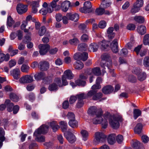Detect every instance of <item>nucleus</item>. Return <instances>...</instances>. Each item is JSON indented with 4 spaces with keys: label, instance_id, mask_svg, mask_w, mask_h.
<instances>
[{
    "label": "nucleus",
    "instance_id": "nucleus-62",
    "mask_svg": "<svg viewBox=\"0 0 149 149\" xmlns=\"http://www.w3.org/2000/svg\"><path fill=\"white\" fill-rule=\"evenodd\" d=\"M77 96H71L70 98L69 102L70 104H72L74 103L77 99Z\"/></svg>",
    "mask_w": 149,
    "mask_h": 149
},
{
    "label": "nucleus",
    "instance_id": "nucleus-17",
    "mask_svg": "<svg viewBox=\"0 0 149 149\" xmlns=\"http://www.w3.org/2000/svg\"><path fill=\"white\" fill-rule=\"evenodd\" d=\"M70 7H71V3L68 1H65L62 2L61 4V8L64 12L67 11Z\"/></svg>",
    "mask_w": 149,
    "mask_h": 149
},
{
    "label": "nucleus",
    "instance_id": "nucleus-22",
    "mask_svg": "<svg viewBox=\"0 0 149 149\" xmlns=\"http://www.w3.org/2000/svg\"><path fill=\"white\" fill-rule=\"evenodd\" d=\"M114 90L113 87L111 85H106L103 87L102 91L103 93H110Z\"/></svg>",
    "mask_w": 149,
    "mask_h": 149
},
{
    "label": "nucleus",
    "instance_id": "nucleus-6",
    "mask_svg": "<svg viewBox=\"0 0 149 149\" xmlns=\"http://www.w3.org/2000/svg\"><path fill=\"white\" fill-rule=\"evenodd\" d=\"M54 82L58 87H62L67 85L68 82L67 79L62 77L61 79L59 77L55 78L54 80Z\"/></svg>",
    "mask_w": 149,
    "mask_h": 149
},
{
    "label": "nucleus",
    "instance_id": "nucleus-36",
    "mask_svg": "<svg viewBox=\"0 0 149 149\" xmlns=\"http://www.w3.org/2000/svg\"><path fill=\"white\" fill-rule=\"evenodd\" d=\"M9 55L8 54L5 55L3 53H0V63L3 62L4 61H8L9 60Z\"/></svg>",
    "mask_w": 149,
    "mask_h": 149
},
{
    "label": "nucleus",
    "instance_id": "nucleus-43",
    "mask_svg": "<svg viewBox=\"0 0 149 149\" xmlns=\"http://www.w3.org/2000/svg\"><path fill=\"white\" fill-rule=\"evenodd\" d=\"M78 49L79 51H86L87 50L88 47L85 43H81L78 45Z\"/></svg>",
    "mask_w": 149,
    "mask_h": 149
},
{
    "label": "nucleus",
    "instance_id": "nucleus-53",
    "mask_svg": "<svg viewBox=\"0 0 149 149\" xmlns=\"http://www.w3.org/2000/svg\"><path fill=\"white\" fill-rule=\"evenodd\" d=\"M46 29V28L44 26H42L40 29L38 33L40 36H43L45 33Z\"/></svg>",
    "mask_w": 149,
    "mask_h": 149
},
{
    "label": "nucleus",
    "instance_id": "nucleus-15",
    "mask_svg": "<svg viewBox=\"0 0 149 149\" xmlns=\"http://www.w3.org/2000/svg\"><path fill=\"white\" fill-rule=\"evenodd\" d=\"M17 10L18 13L22 14L26 12L28 10V6L20 4H18L17 7Z\"/></svg>",
    "mask_w": 149,
    "mask_h": 149
},
{
    "label": "nucleus",
    "instance_id": "nucleus-26",
    "mask_svg": "<svg viewBox=\"0 0 149 149\" xmlns=\"http://www.w3.org/2000/svg\"><path fill=\"white\" fill-rule=\"evenodd\" d=\"M31 5L32 6V11L34 13H36L38 11L37 8L39 6L38 1H33L31 2Z\"/></svg>",
    "mask_w": 149,
    "mask_h": 149
},
{
    "label": "nucleus",
    "instance_id": "nucleus-5",
    "mask_svg": "<svg viewBox=\"0 0 149 149\" xmlns=\"http://www.w3.org/2000/svg\"><path fill=\"white\" fill-rule=\"evenodd\" d=\"M87 78V77L85 76L84 74H81L80 75L79 79L75 81V84L74 82H70V85L73 88L76 86V84L79 86H84L86 85V82L84 80V79Z\"/></svg>",
    "mask_w": 149,
    "mask_h": 149
},
{
    "label": "nucleus",
    "instance_id": "nucleus-29",
    "mask_svg": "<svg viewBox=\"0 0 149 149\" xmlns=\"http://www.w3.org/2000/svg\"><path fill=\"white\" fill-rule=\"evenodd\" d=\"M5 104L7 107V109L9 112H11L13 111V107L14 104L12 102H10L9 100H6L5 102Z\"/></svg>",
    "mask_w": 149,
    "mask_h": 149
},
{
    "label": "nucleus",
    "instance_id": "nucleus-37",
    "mask_svg": "<svg viewBox=\"0 0 149 149\" xmlns=\"http://www.w3.org/2000/svg\"><path fill=\"white\" fill-rule=\"evenodd\" d=\"M99 46L96 43H93L91 44L88 48V50L90 52H95L96 51Z\"/></svg>",
    "mask_w": 149,
    "mask_h": 149
},
{
    "label": "nucleus",
    "instance_id": "nucleus-63",
    "mask_svg": "<svg viewBox=\"0 0 149 149\" xmlns=\"http://www.w3.org/2000/svg\"><path fill=\"white\" fill-rule=\"evenodd\" d=\"M127 29L130 30H133L135 29V26L134 24H130L127 26Z\"/></svg>",
    "mask_w": 149,
    "mask_h": 149
},
{
    "label": "nucleus",
    "instance_id": "nucleus-59",
    "mask_svg": "<svg viewBox=\"0 0 149 149\" xmlns=\"http://www.w3.org/2000/svg\"><path fill=\"white\" fill-rule=\"evenodd\" d=\"M107 25V23L104 21H101L98 25L99 27L101 29L104 28Z\"/></svg>",
    "mask_w": 149,
    "mask_h": 149
},
{
    "label": "nucleus",
    "instance_id": "nucleus-64",
    "mask_svg": "<svg viewBox=\"0 0 149 149\" xmlns=\"http://www.w3.org/2000/svg\"><path fill=\"white\" fill-rule=\"evenodd\" d=\"M141 139L143 143H146L148 141L149 139L147 136L143 135L142 136Z\"/></svg>",
    "mask_w": 149,
    "mask_h": 149
},
{
    "label": "nucleus",
    "instance_id": "nucleus-48",
    "mask_svg": "<svg viewBox=\"0 0 149 149\" xmlns=\"http://www.w3.org/2000/svg\"><path fill=\"white\" fill-rule=\"evenodd\" d=\"M58 86L54 82L53 83L49 85L48 87L49 90L51 91H56L58 89Z\"/></svg>",
    "mask_w": 149,
    "mask_h": 149
},
{
    "label": "nucleus",
    "instance_id": "nucleus-20",
    "mask_svg": "<svg viewBox=\"0 0 149 149\" xmlns=\"http://www.w3.org/2000/svg\"><path fill=\"white\" fill-rule=\"evenodd\" d=\"M103 38H101L102 40L98 43V46L102 50H104L107 48L109 47V42L106 41L104 40H102Z\"/></svg>",
    "mask_w": 149,
    "mask_h": 149
},
{
    "label": "nucleus",
    "instance_id": "nucleus-54",
    "mask_svg": "<svg viewBox=\"0 0 149 149\" xmlns=\"http://www.w3.org/2000/svg\"><path fill=\"white\" fill-rule=\"evenodd\" d=\"M81 95V94H80L79 95H77V97L79 100L78 102L76 104V106L77 108H80L84 104V102H83L81 100L83 99H79V95Z\"/></svg>",
    "mask_w": 149,
    "mask_h": 149
},
{
    "label": "nucleus",
    "instance_id": "nucleus-10",
    "mask_svg": "<svg viewBox=\"0 0 149 149\" xmlns=\"http://www.w3.org/2000/svg\"><path fill=\"white\" fill-rule=\"evenodd\" d=\"M88 56V54L86 52H84L82 54L78 53L75 54L73 58L75 60H80L85 61L87 59Z\"/></svg>",
    "mask_w": 149,
    "mask_h": 149
},
{
    "label": "nucleus",
    "instance_id": "nucleus-21",
    "mask_svg": "<svg viewBox=\"0 0 149 149\" xmlns=\"http://www.w3.org/2000/svg\"><path fill=\"white\" fill-rule=\"evenodd\" d=\"M118 40L115 39L111 44V47L112 51L116 53L118 52Z\"/></svg>",
    "mask_w": 149,
    "mask_h": 149
},
{
    "label": "nucleus",
    "instance_id": "nucleus-28",
    "mask_svg": "<svg viewBox=\"0 0 149 149\" xmlns=\"http://www.w3.org/2000/svg\"><path fill=\"white\" fill-rule=\"evenodd\" d=\"M115 137L116 135L114 134L109 135L107 138L108 143L110 145L113 144L115 142Z\"/></svg>",
    "mask_w": 149,
    "mask_h": 149
},
{
    "label": "nucleus",
    "instance_id": "nucleus-35",
    "mask_svg": "<svg viewBox=\"0 0 149 149\" xmlns=\"http://www.w3.org/2000/svg\"><path fill=\"white\" fill-rule=\"evenodd\" d=\"M132 145L134 149H144L142 144L138 141L134 142Z\"/></svg>",
    "mask_w": 149,
    "mask_h": 149
},
{
    "label": "nucleus",
    "instance_id": "nucleus-24",
    "mask_svg": "<svg viewBox=\"0 0 149 149\" xmlns=\"http://www.w3.org/2000/svg\"><path fill=\"white\" fill-rule=\"evenodd\" d=\"M20 72L19 69L16 68L10 72L11 75L16 79H18L20 77Z\"/></svg>",
    "mask_w": 149,
    "mask_h": 149
},
{
    "label": "nucleus",
    "instance_id": "nucleus-52",
    "mask_svg": "<svg viewBox=\"0 0 149 149\" xmlns=\"http://www.w3.org/2000/svg\"><path fill=\"white\" fill-rule=\"evenodd\" d=\"M10 99L14 102H17L19 100V98L16 94H10Z\"/></svg>",
    "mask_w": 149,
    "mask_h": 149
},
{
    "label": "nucleus",
    "instance_id": "nucleus-13",
    "mask_svg": "<svg viewBox=\"0 0 149 149\" xmlns=\"http://www.w3.org/2000/svg\"><path fill=\"white\" fill-rule=\"evenodd\" d=\"M65 136L67 140L70 143H73L76 140V138L75 136L70 132H68L65 133Z\"/></svg>",
    "mask_w": 149,
    "mask_h": 149
},
{
    "label": "nucleus",
    "instance_id": "nucleus-7",
    "mask_svg": "<svg viewBox=\"0 0 149 149\" xmlns=\"http://www.w3.org/2000/svg\"><path fill=\"white\" fill-rule=\"evenodd\" d=\"M92 6L91 2L90 1H86L84 3L83 7L81 8L79 10L82 13H88L92 11L91 9Z\"/></svg>",
    "mask_w": 149,
    "mask_h": 149
},
{
    "label": "nucleus",
    "instance_id": "nucleus-25",
    "mask_svg": "<svg viewBox=\"0 0 149 149\" xmlns=\"http://www.w3.org/2000/svg\"><path fill=\"white\" fill-rule=\"evenodd\" d=\"M95 14L97 15H101L103 14L107 15H109L110 13L108 11H105L104 8H97L95 11Z\"/></svg>",
    "mask_w": 149,
    "mask_h": 149
},
{
    "label": "nucleus",
    "instance_id": "nucleus-3",
    "mask_svg": "<svg viewBox=\"0 0 149 149\" xmlns=\"http://www.w3.org/2000/svg\"><path fill=\"white\" fill-rule=\"evenodd\" d=\"M101 58L102 61L101 63V66L103 68H104L105 66L106 65L104 63L102 64L103 63V61H105L107 64V66L108 67V69L109 70V72L111 73H113L114 72L113 69L111 68L112 65V62L111 60H110V56L108 54L105 53L102 54L101 56Z\"/></svg>",
    "mask_w": 149,
    "mask_h": 149
},
{
    "label": "nucleus",
    "instance_id": "nucleus-27",
    "mask_svg": "<svg viewBox=\"0 0 149 149\" xmlns=\"http://www.w3.org/2000/svg\"><path fill=\"white\" fill-rule=\"evenodd\" d=\"M48 125L52 128L54 132H56L60 127L57 122L54 121L50 122Z\"/></svg>",
    "mask_w": 149,
    "mask_h": 149
},
{
    "label": "nucleus",
    "instance_id": "nucleus-1",
    "mask_svg": "<svg viewBox=\"0 0 149 149\" xmlns=\"http://www.w3.org/2000/svg\"><path fill=\"white\" fill-rule=\"evenodd\" d=\"M88 112L90 114L96 116V117L92 120L93 124H101L102 127L104 129L107 127V122L106 120H103L102 116V112L101 109H97L96 107L92 106L89 108Z\"/></svg>",
    "mask_w": 149,
    "mask_h": 149
},
{
    "label": "nucleus",
    "instance_id": "nucleus-41",
    "mask_svg": "<svg viewBox=\"0 0 149 149\" xmlns=\"http://www.w3.org/2000/svg\"><path fill=\"white\" fill-rule=\"evenodd\" d=\"M142 125L140 123H138L134 128V132L136 133L139 134L142 131Z\"/></svg>",
    "mask_w": 149,
    "mask_h": 149
},
{
    "label": "nucleus",
    "instance_id": "nucleus-45",
    "mask_svg": "<svg viewBox=\"0 0 149 149\" xmlns=\"http://www.w3.org/2000/svg\"><path fill=\"white\" fill-rule=\"evenodd\" d=\"M68 124L69 125L73 128H75L78 126V123L75 119L69 120Z\"/></svg>",
    "mask_w": 149,
    "mask_h": 149
},
{
    "label": "nucleus",
    "instance_id": "nucleus-38",
    "mask_svg": "<svg viewBox=\"0 0 149 149\" xmlns=\"http://www.w3.org/2000/svg\"><path fill=\"white\" fill-rule=\"evenodd\" d=\"M101 87L100 85L96 84L93 85L91 87V90L88 93H96L97 90L100 89Z\"/></svg>",
    "mask_w": 149,
    "mask_h": 149
},
{
    "label": "nucleus",
    "instance_id": "nucleus-30",
    "mask_svg": "<svg viewBox=\"0 0 149 149\" xmlns=\"http://www.w3.org/2000/svg\"><path fill=\"white\" fill-rule=\"evenodd\" d=\"M113 27H109L107 30V36L109 39H112L115 36V33L113 32Z\"/></svg>",
    "mask_w": 149,
    "mask_h": 149
},
{
    "label": "nucleus",
    "instance_id": "nucleus-32",
    "mask_svg": "<svg viewBox=\"0 0 149 149\" xmlns=\"http://www.w3.org/2000/svg\"><path fill=\"white\" fill-rule=\"evenodd\" d=\"M35 79L37 81L44 79L45 77V74L43 72H41L36 74L34 76Z\"/></svg>",
    "mask_w": 149,
    "mask_h": 149
},
{
    "label": "nucleus",
    "instance_id": "nucleus-34",
    "mask_svg": "<svg viewBox=\"0 0 149 149\" xmlns=\"http://www.w3.org/2000/svg\"><path fill=\"white\" fill-rule=\"evenodd\" d=\"M40 134L37 133L36 135H34L33 134V135L36 136V137L35 138V139L36 141L39 142H44L45 141V137L43 135H42L39 136H38V135Z\"/></svg>",
    "mask_w": 149,
    "mask_h": 149
},
{
    "label": "nucleus",
    "instance_id": "nucleus-8",
    "mask_svg": "<svg viewBox=\"0 0 149 149\" xmlns=\"http://www.w3.org/2000/svg\"><path fill=\"white\" fill-rule=\"evenodd\" d=\"M139 68H135L132 71V72L137 75L138 79L140 81L145 80L146 77V74L144 72H142Z\"/></svg>",
    "mask_w": 149,
    "mask_h": 149
},
{
    "label": "nucleus",
    "instance_id": "nucleus-46",
    "mask_svg": "<svg viewBox=\"0 0 149 149\" xmlns=\"http://www.w3.org/2000/svg\"><path fill=\"white\" fill-rule=\"evenodd\" d=\"M134 19L137 22L139 23H143L144 22V17L141 16H136L134 17Z\"/></svg>",
    "mask_w": 149,
    "mask_h": 149
},
{
    "label": "nucleus",
    "instance_id": "nucleus-39",
    "mask_svg": "<svg viewBox=\"0 0 149 149\" xmlns=\"http://www.w3.org/2000/svg\"><path fill=\"white\" fill-rule=\"evenodd\" d=\"M146 28L144 26L141 25L139 26L137 28L138 32L141 35H143L146 32Z\"/></svg>",
    "mask_w": 149,
    "mask_h": 149
},
{
    "label": "nucleus",
    "instance_id": "nucleus-9",
    "mask_svg": "<svg viewBox=\"0 0 149 149\" xmlns=\"http://www.w3.org/2000/svg\"><path fill=\"white\" fill-rule=\"evenodd\" d=\"M34 81L33 76L30 75H26L21 77L19 79L21 84H25L31 83Z\"/></svg>",
    "mask_w": 149,
    "mask_h": 149
},
{
    "label": "nucleus",
    "instance_id": "nucleus-4",
    "mask_svg": "<svg viewBox=\"0 0 149 149\" xmlns=\"http://www.w3.org/2000/svg\"><path fill=\"white\" fill-rule=\"evenodd\" d=\"M102 94H81L79 96V99H93L97 100L100 99L102 97Z\"/></svg>",
    "mask_w": 149,
    "mask_h": 149
},
{
    "label": "nucleus",
    "instance_id": "nucleus-31",
    "mask_svg": "<svg viewBox=\"0 0 149 149\" xmlns=\"http://www.w3.org/2000/svg\"><path fill=\"white\" fill-rule=\"evenodd\" d=\"M53 11L52 8H50V6L48 7L47 8H42L39 11V13L42 15H45L48 13H51Z\"/></svg>",
    "mask_w": 149,
    "mask_h": 149
},
{
    "label": "nucleus",
    "instance_id": "nucleus-55",
    "mask_svg": "<svg viewBox=\"0 0 149 149\" xmlns=\"http://www.w3.org/2000/svg\"><path fill=\"white\" fill-rule=\"evenodd\" d=\"M27 24V21H24L23 22L21 26V29L22 30H24V31L25 33L29 32L28 29H25Z\"/></svg>",
    "mask_w": 149,
    "mask_h": 149
},
{
    "label": "nucleus",
    "instance_id": "nucleus-47",
    "mask_svg": "<svg viewBox=\"0 0 149 149\" xmlns=\"http://www.w3.org/2000/svg\"><path fill=\"white\" fill-rule=\"evenodd\" d=\"M29 68L30 67L28 65L24 64L21 66V70L22 72L27 73L29 72Z\"/></svg>",
    "mask_w": 149,
    "mask_h": 149
},
{
    "label": "nucleus",
    "instance_id": "nucleus-23",
    "mask_svg": "<svg viewBox=\"0 0 149 149\" xmlns=\"http://www.w3.org/2000/svg\"><path fill=\"white\" fill-rule=\"evenodd\" d=\"M66 16L69 19L74 21H77L79 18V15L77 13L72 14L71 13H68Z\"/></svg>",
    "mask_w": 149,
    "mask_h": 149
},
{
    "label": "nucleus",
    "instance_id": "nucleus-56",
    "mask_svg": "<svg viewBox=\"0 0 149 149\" xmlns=\"http://www.w3.org/2000/svg\"><path fill=\"white\" fill-rule=\"evenodd\" d=\"M143 43L145 45H148L149 43V34H146L144 36Z\"/></svg>",
    "mask_w": 149,
    "mask_h": 149
},
{
    "label": "nucleus",
    "instance_id": "nucleus-57",
    "mask_svg": "<svg viewBox=\"0 0 149 149\" xmlns=\"http://www.w3.org/2000/svg\"><path fill=\"white\" fill-rule=\"evenodd\" d=\"M79 41L77 38L70 39L69 41V42L71 45H77L79 43Z\"/></svg>",
    "mask_w": 149,
    "mask_h": 149
},
{
    "label": "nucleus",
    "instance_id": "nucleus-19",
    "mask_svg": "<svg viewBox=\"0 0 149 149\" xmlns=\"http://www.w3.org/2000/svg\"><path fill=\"white\" fill-rule=\"evenodd\" d=\"M38 66L41 70L45 71L49 68V64L46 61H42L39 63Z\"/></svg>",
    "mask_w": 149,
    "mask_h": 149
},
{
    "label": "nucleus",
    "instance_id": "nucleus-2",
    "mask_svg": "<svg viewBox=\"0 0 149 149\" xmlns=\"http://www.w3.org/2000/svg\"><path fill=\"white\" fill-rule=\"evenodd\" d=\"M103 117V120H106L107 122V120L109 119V124L114 129L119 128L120 126L119 122H121L123 120L122 117L120 115H118L112 116L108 112L105 113Z\"/></svg>",
    "mask_w": 149,
    "mask_h": 149
},
{
    "label": "nucleus",
    "instance_id": "nucleus-14",
    "mask_svg": "<svg viewBox=\"0 0 149 149\" xmlns=\"http://www.w3.org/2000/svg\"><path fill=\"white\" fill-rule=\"evenodd\" d=\"M39 53L41 55L45 54L50 48V46L48 44H41L39 45Z\"/></svg>",
    "mask_w": 149,
    "mask_h": 149
},
{
    "label": "nucleus",
    "instance_id": "nucleus-42",
    "mask_svg": "<svg viewBox=\"0 0 149 149\" xmlns=\"http://www.w3.org/2000/svg\"><path fill=\"white\" fill-rule=\"evenodd\" d=\"M59 125L63 132H66L68 127L66 122L62 121L60 122Z\"/></svg>",
    "mask_w": 149,
    "mask_h": 149
},
{
    "label": "nucleus",
    "instance_id": "nucleus-11",
    "mask_svg": "<svg viewBox=\"0 0 149 149\" xmlns=\"http://www.w3.org/2000/svg\"><path fill=\"white\" fill-rule=\"evenodd\" d=\"M49 128V126L47 125H42L35 131L34 133V134L36 135L37 133L43 134H46L48 131Z\"/></svg>",
    "mask_w": 149,
    "mask_h": 149
},
{
    "label": "nucleus",
    "instance_id": "nucleus-61",
    "mask_svg": "<svg viewBox=\"0 0 149 149\" xmlns=\"http://www.w3.org/2000/svg\"><path fill=\"white\" fill-rule=\"evenodd\" d=\"M89 39L88 36L86 34L83 35L81 37V41L86 42Z\"/></svg>",
    "mask_w": 149,
    "mask_h": 149
},
{
    "label": "nucleus",
    "instance_id": "nucleus-50",
    "mask_svg": "<svg viewBox=\"0 0 149 149\" xmlns=\"http://www.w3.org/2000/svg\"><path fill=\"white\" fill-rule=\"evenodd\" d=\"M14 23V21L10 16H8L7 22V25L9 27H11Z\"/></svg>",
    "mask_w": 149,
    "mask_h": 149
},
{
    "label": "nucleus",
    "instance_id": "nucleus-51",
    "mask_svg": "<svg viewBox=\"0 0 149 149\" xmlns=\"http://www.w3.org/2000/svg\"><path fill=\"white\" fill-rule=\"evenodd\" d=\"M136 2L134 4V5H135V6L140 8L141 7L143 4V0H136Z\"/></svg>",
    "mask_w": 149,
    "mask_h": 149
},
{
    "label": "nucleus",
    "instance_id": "nucleus-58",
    "mask_svg": "<svg viewBox=\"0 0 149 149\" xmlns=\"http://www.w3.org/2000/svg\"><path fill=\"white\" fill-rule=\"evenodd\" d=\"M67 116L69 120L75 119V116L74 114L71 112H68L67 115Z\"/></svg>",
    "mask_w": 149,
    "mask_h": 149
},
{
    "label": "nucleus",
    "instance_id": "nucleus-40",
    "mask_svg": "<svg viewBox=\"0 0 149 149\" xmlns=\"http://www.w3.org/2000/svg\"><path fill=\"white\" fill-rule=\"evenodd\" d=\"M141 115V111L139 109H134L133 110V117L135 119Z\"/></svg>",
    "mask_w": 149,
    "mask_h": 149
},
{
    "label": "nucleus",
    "instance_id": "nucleus-33",
    "mask_svg": "<svg viewBox=\"0 0 149 149\" xmlns=\"http://www.w3.org/2000/svg\"><path fill=\"white\" fill-rule=\"evenodd\" d=\"M80 133L83 140L84 141L87 140L89 136L88 132L85 130H82L81 131Z\"/></svg>",
    "mask_w": 149,
    "mask_h": 149
},
{
    "label": "nucleus",
    "instance_id": "nucleus-44",
    "mask_svg": "<svg viewBox=\"0 0 149 149\" xmlns=\"http://www.w3.org/2000/svg\"><path fill=\"white\" fill-rule=\"evenodd\" d=\"M74 68L76 69H81L84 67V64L80 61L76 62L74 64Z\"/></svg>",
    "mask_w": 149,
    "mask_h": 149
},
{
    "label": "nucleus",
    "instance_id": "nucleus-18",
    "mask_svg": "<svg viewBox=\"0 0 149 149\" xmlns=\"http://www.w3.org/2000/svg\"><path fill=\"white\" fill-rule=\"evenodd\" d=\"M101 74L100 68L99 67L95 68L92 69H89L88 74V75H92L94 74L96 76H99Z\"/></svg>",
    "mask_w": 149,
    "mask_h": 149
},
{
    "label": "nucleus",
    "instance_id": "nucleus-16",
    "mask_svg": "<svg viewBox=\"0 0 149 149\" xmlns=\"http://www.w3.org/2000/svg\"><path fill=\"white\" fill-rule=\"evenodd\" d=\"M62 76L66 79H67L70 80L73 79L74 76L72 71L68 69L64 71L63 74Z\"/></svg>",
    "mask_w": 149,
    "mask_h": 149
},
{
    "label": "nucleus",
    "instance_id": "nucleus-12",
    "mask_svg": "<svg viewBox=\"0 0 149 149\" xmlns=\"http://www.w3.org/2000/svg\"><path fill=\"white\" fill-rule=\"evenodd\" d=\"M95 139L97 143H102L105 142L106 137L102 133L97 132L95 134Z\"/></svg>",
    "mask_w": 149,
    "mask_h": 149
},
{
    "label": "nucleus",
    "instance_id": "nucleus-60",
    "mask_svg": "<svg viewBox=\"0 0 149 149\" xmlns=\"http://www.w3.org/2000/svg\"><path fill=\"white\" fill-rule=\"evenodd\" d=\"M140 10V8L135 6V5H133V7L131 9V12L132 13L134 14L138 12Z\"/></svg>",
    "mask_w": 149,
    "mask_h": 149
},
{
    "label": "nucleus",
    "instance_id": "nucleus-49",
    "mask_svg": "<svg viewBox=\"0 0 149 149\" xmlns=\"http://www.w3.org/2000/svg\"><path fill=\"white\" fill-rule=\"evenodd\" d=\"M5 134V132L4 130L2 128H0V140L1 142L3 143L5 139V137L4 136Z\"/></svg>",
    "mask_w": 149,
    "mask_h": 149
}]
</instances>
